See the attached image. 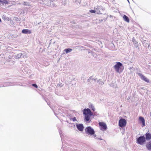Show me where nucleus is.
<instances>
[{
  "mask_svg": "<svg viewBox=\"0 0 151 151\" xmlns=\"http://www.w3.org/2000/svg\"><path fill=\"white\" fill-rule=\"evenodd\" d=\"M114 68L115 71L119 73H122L124 69V66L120 62H116Z\"/></svg>",
  "mask_w": 151,
  "mask_h": 151,
  "instance_id": "obj_1",
  "label": "nucleus"
},
{
  "mask_svg": "<svg viewBox=\"0 0 151 151\" xmlns=\"http://www.w3.org/2000/svg\"><path fill=\"white\" fill-rule=\"evenodd\" d=\"M83 114L85 115L84 119L86 121H89L91 116L93 115L92 113L89 109H84Z\"/></svg>",
  "mask_w": 151,
  "mask_h": 151,
  "instance_id": "obj_2",
  "label": "nucleus"
},
{
  "mask_svg": "<svg viewBox=\"0 0 151 151\" xmlns=\"http://www.w3.org/2000/svg\"><path fill=\"white\" fill-rule=\"evenodd\" d=\"M86 133L90 135H93L94 137H96V135L95 134V131L90 127H88L86 128L85 129Z\"/></svg>",
  "mask_w": 151,
  "mask_h": 151,
  "instance_id": "obj_3",
  "label": "nucleus"
},
{
  "mask_svg": "<svg viewBox=\"0 0 151 151\" xmlns=\"http://www.w3.org/2000/svg\"><path fill=\"white\" fill-rule=\"evenodd\" d=\"M146 142V139L144 136L139 137L137 140V142L140 145H143Z\"/></svg>",
  "mask_w": 151,
  "mask_h": 151,
  "instance_id": "obj_4",
  "label": "nucleus"
},
{
  "mask_svg": "<svg viewBox=\"0 0 151 151\" xmlns=\"http://www.w3.org/2000/svg\"><path fill=\"white\" fill-rule=\"evenodd\" d=\"M127 124V121L126 120L124 119H121L119 121V126L121 127H125Z\"/></svg>",
  "mask_w": 151,
  "mask_h": 151,
  "instance_id": "obj_5",
  "label": "nucleus"
},
{
  "mask_svg": "<svg viewBox=\"0 0 151 151\" xmlns=\"http://www.w3.org/2000/svg\"><path fill=\"white\" fill-rule=\"evenodd\" d=\"M99 125L100 127V128L101 130H105L107 129V126L106 124L104 122H99Z\"/></svg>",
  "mask_w": 151,
  "mask_h": 151,
  "instance_id": "obj_6",
  "label": "nucleus"
},
{
  "mask_svg": "<svg viewBox=\"0 0 151 151\" xmlns=\"http://www.w3.org/2000/svg\"><path fill=\"white\" fill-rule=\"evenodd\" d=\"M138 75L139 76L141 79L147 83L149 82V80L145 76L140 73H138Z\"/></svg>",
  "mask_w": 151,
  "mask_h": 151,
  "instance_id": "obj_7",
  "label": "nucleus"
},
{
  "mask_svg": "<svg viewBox=\"0 0 151 151\" xmlns=\"http://www.w3.org/2000/svg\"><path fill=\"white\" fill-rule=\"evenodd\" d=\"M139 120L142 123V127H143L145 125V122L144 118L140 116L139 118Z\"/></svg>",
  "mask_w": 151,
  "mask_h": 151,
  "instance_id": "obj_8",
  "label": "nucleus"
},
{
  "mask_svg": "<svg viewBox=\"0 0 151 151\" xmlns=\"http://www.w3.org/2000/svg\"><path fill=\"white\" fill-rule=\"evenodd\" d=\"M77 129L80 131H82L84 129V127L82 124H79L76 125Z\"/></svg>",
  "mask_w": 151,
  "mask_h": 151,
  "instance_id": "obj_9",
  "label": "nucleus"
},
{
  "mask_svg": "<svg viewBox=\"0 0 151 151\" xmlns=\"http://www.w3.org/2000/svg\"><path fill=\"white\" fill-rule=\"evenodd\" d=\"M22 33L24 34H30L31 33V31L29 29H24L22 30Z\"/></svg>",
  "mask_w": 151,
  "mask_h": 151,
  "instance_id": "obj_10",
  "label": "nucleus"
},
{
  "mask_svg": "<svg viewBox=\"0 0 151 151\" xmlns=\"http://www.w3.org/2000/svg\"><path fill=\"white\" fill-rule=\"evenodd\" d=\"M147 149L149 150H151V141L147 143L146 145Z\"/></svg>",
  "mask_w": 151,
  "mask_h": 151,
  "instance_id": "obj_11",
  "label": "nucleus"
},
{
  "mask_svg": "<svg viewBox=\"0 0 151 151\" xmlns=\"http://www.w3.org/2000/svg\"><path fill=\"white\" fill-rule=\"evenodd\" d=\"M145 135L146 137L145 139L147 140L151 139V134L150 133H147L145 134Z\"/></svg>",
  "mask_w": 151,
  "mask_h": 151,
  "instance_id": "obj_12",
  "label": "nucleus"
},
{
  "mask_svg": "<svg viewBox=\"0 0 151 151\" xmlns=\"http://www.w3.org/2000/svg\"><path fill=\"white\" fill-rule=\"evenodd\" d=\"M124 20L126 22H129V19L128 17L126 15H124L123 17Z\"/></svg>",
  "mask_w": 151,
  "mask_h": 151,
  "instance_id": "obj_13",
  "label": "nucleus"
},
{
  "mask_svg": "<svg viewBox=\"0 0 151 151\" xmlns=\"http://www.w3.org/2000/svg\"><path fill=\"white\" fill-rule=\"evenodd\" d=\"M0 3L2 4H8L9 2L6 0H4L3 1L0 0Z\"/></svg>",
  "mask_w": 151,
  "mask_h": 151,
  "instance_id": "obj_14",
  "label": "nucleus"
},
{
  "mask_svg": "<svg viewBox=\"0 0 151 151\" xmlns=\"http://www.w3.org/2000/svg\"><path fill=\"white\" fill-rule=\"evenodd\" d=\"M72 50L71 48H68L67 49H65L64 50V51H65L66 53L70 52L72 51Z\"/></svg>",
  "mask_w": 151,
  "mask_h": 151,
  "instance_id": "obj_15",
  "label": "nucleus"
},
{
  "mask_svg": "<svg viewBox=\"0 0 151 151\" xmlns=\"http://www.w3.org/2000/svg\"><path fill=\"white\" fill-rule=\"evenodd\" d=\"M89 107L90 108H91L93 111H95V108L93 105H91L89 106Z\"/></svg>",
  "mask_w": 151,
  "mask_h": 151,
  "instance_id": "obj_16",
  "label": "nucleus"
},
{
  "mask_svg": "<svg viewBox=\"0 0 151 151\" xmlns=\"http://www.w3.org/2000/svg\"><path fill=\"white\" fill-rule=\"evenodd\" d=\"M89 12L91 13H95L96 12V10L91 9L89 11Z\"/></svg>",
  "mask_w": 151,
  "mask_h": 151,
  "instance_id": "obj_17",
  "label": "nucleus"
},
{
  "mask_svg": "<svg viewBox=\"0 0 151 151\" xmlns=\"http://www.w3.org/2000/svg\"><path fill=\"white\" fill-rule=\"evenodd\" d=\"M32 86L35 87L36 88H37L38 87L37 86V85L35 84H32Z\"/></svg>",
  "mask_w": 151,
  "mask_h": 151,
  "instance_id": "obj_18",
  "label": "nucleus"
},
{
  "mask_svg": "<svg viewBox=\"0 0 151 151\" xmlns=\"http://www.w3.org/2000/svg\"><path fill=\"white\" fill-rule=\"evenodd\" d=\"M98 9H99V8H96V11H98Z\"/></svg>",
  "mask_w": 151,
  "mask_h": 151,
  "instance_id": "obj_19",
  "label": "nucleus"
},
{
  "mask_svg": "<svg viewBox=\"0 0 151 151\" xmlns=\"http://www.w3.org/2000/svg\"><path fill=\"white\" fill-rule=\"evenodd\" d=\"M74 119H76V118H75H75H74Z\"/></svg>",
  "mask_w": 151,
  "mask_h": 151,
  "instance_id": "obj_20",
  "label": "nucleus"
}]
</instances>
